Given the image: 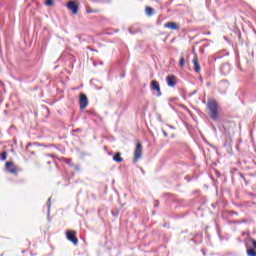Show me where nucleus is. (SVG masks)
Masks as SVG:
<instances>
[{"instance_id": "obj_1", "label": "nucleus", "mask_w": 256, "mask_h": 256, "mask_svg": "<svg viewBox=\"0 0 256 256\" xmlns=\"http://www.w3.org/2000/svg\"><path fill=\"white\" fill-rule=\"evenodd\" d=\"M206 109L208 111V115L212 121H217L219 119V104L217 103V100L210 99L207 102Z\"/></svg>"}, {"instance_id": "obj_2", "label": "nucleus", "mask_w": 256, "mask_h": 256, "mask_svg": "<svg viewBox=\"0 0 256 256\" xmlns=\"http://www.w3.org/2000/svg\"><path fill=\"white\" fill-rule=\"evenodd\" d=\"M66 237H67L68 241L73 243V245H79V239L77 238V231L67 230Z\"/></svg>"}, {"instance_id": "obj_3", "label": "nucleus", "mask_w": 256, "mask_h": 256, "mask_svg": "<svg viewBox=\"0 0 256 256\" xmlns=\"http://www.w3.org/2000/svg\"><path fill=\"white\" fill-rule=\"evenodd\" d=\"M5 169L10 173V175H17V173H19V168L11 161L6 162Z\"/></svg>"}, {"instance_id": "obj_4", "label": "nucleus", "mask_w": 256, "mask_h": 256, "mask_svg": "<svg viewBox=\"0 0 256 256\" xmlns=\"http://www.w3.org/2000/svg\"><path fill=\"white\" fill-rule=\"evenodd\" d=\"M141 155H143V145H141L140 142H137L134 150V163H137V161L141 159Z\"/></svg>"}, {"instance_id": "obj_5", "label": "nucleus", "mask_w": 256, "mask_h": 256, "mask_svg": "<svg viewBox=\"0 0 256 256\" xmlns=\"http://www.w3.org/2000/svg\"><path fill=\"white\" fill-rule=\"evenodd\" d=\"M67 9L73 13V15H77L79 13V4H77L75 1L70 0L67 4Z\"/></svg>"}, {"instance_id": "obj_6", "label": "nucleus", "mask_w": 256, "mask_h": 256, "mask_svg": "<svg viewBox=\"0 0 256 256\" xmlns=\"http://www.w3.org/2000/svg\"><path fill=\"white\" fill-rule=\"evenodd\" d=\"M79 105H80V109H86V107L89 105V99H87V95H85L84 93L80 94V98H79Z\"/></svg>"}, {"instance_id": "obj_7", "label": "nucleus", "mask_w": 256, "mask_h": 256, "mask_svg": "<svg viewBox=\"0 0 256 256\" xmlns=\"http://www.w3.org/2000/svg\"><path fill=\"white\" fill-rule=\"evenodd\" d=\"M166 83L168 87H175L177 85V77L173 74H170L166 77Z\"/></svg>"}, {"instance_id": "obj_8", "label": "nucleus", "mask_w": 256, "mask_h": 256, "mask_svg": "<svg viewBox=\"0 0 256 256\" xmlns=\"http://www.w3.org/2000/svg\"><path fill=\"white\" fill-rule=\"evenodd\" d=\"M151 90L157 92V96L161 97V86L157 80H153L150 84Z\"/></svg>"}, {"instance_id": "obj_9", "label": "nucleus", "mask_w": 256, "mask_h": 256, "mask_svg": "<svg viewBox=\"0 0 256 256\" xmlns=\"http://www.w3.org/2000/svg\"><path fill=\"white\" fill-rule=\"evenodd\" d=\"M220 71L222 75H229V73H231V64L229 63L222 64Z\"/></svg>"}, {"instance_id": "obj_10", "label": "nucleus", "mask_w": 256, "mask_h": 256, "mask_svg": "<svg viewBox=\"0 0 256 256\" xmlns=\"http://www.w3.org/2000/svg\"><path fill=\"white\" fill-rule=\"evenodd\" d=\"M165 29H171V31H177L179 30V24H177L176 22H167L164 25Z\"/></svg>"}, {"instance_id": "obj_11", "label": "nucleus", "mask_w": 256, "mask_h": 256, "mask_svg": "<svg viewBox=\"0 0 256 256\" xmlns=\"http://www.w3.org/2000/svg\"><path fill=\"white\" fill-rule=\"evenodd\" d=\"M192 63L194 65V71L196 73H199L201 71V65H199V58H197V56H194Z\"/></svg>"}, {"instance_id": "obj_12", "label": "nucleus", "mask_w": 256, "mask_h": 256, "mask_svg": "<svg viewBox=\"0 0 256 256\" xmlns=\"http://www.w3.org/2000/svg\"><path fill=\"white\" fill-rule=\"evenodd\" d=\"M64 163L69 165L70 167H74L77 171H79V165H74L73 160L71 158H63Z\"/></svg>"}, {"instance_id": "obj_13", "label": "nucleus", "mask_w": 256, "mask_h": 256, "mask_svg": "<svg viewBox=\"0 0 256 256\" xmlns=\"http://www.w3.org/2000/svg\"><path fill=\"white\" fill-rule=\"evenodd\" d=\"M145 13L148 17H153V15L155 14V9H153L151 6H146Z\"/></svg>"}, {"instance_id": "obj_14", "label": "nucleus", "mask_w": 256, "mask_h": 256, "mask_svg": "<svg viewBox=\"0 0 256 256\" xmlns=\"http://www.w3.org/2000/svg\"><path fill=\"white\" fill-rule=\"evenodd\" d=\"M113 161H115V163H123V157H121L120 152H117V153L113 156Z\"/></svg>"}, {"instance_id": "obj_15", "label": "nucleus", "mask_w": 256, "mask_h": 256, "mask_svg": "<svg viewBox=\"0 0 256 256\" xmlns=\"http://www.w3.org/2000/svg\"><path fill=\"white\" fill-rule=\"evenodd\" d=\"M247 255H248V256H256V251H255V249L249 248V249L247 250Z\"/></svg>"}, {"instance_id": "obj_16", "label": "nucleus", "mask_w": 256, "mask_h": 256, "mask_svg": "<svg viewBox=\"0 0 256 256\" xmlns=\"http://www.w3.org/2000/svg\"><path fill=\"white\" fill-rule=\"evenodd\" d=\"M179 67H181L182 69L185 67V57L180 58Z\"/></svg>"}, {"instance_id": "obj_17", "label": "nucleus", "mask_w": 256, "mask_h": 256, "mask_svg": "<svg viewBox=\"0 0 256 256\" xmlns=\"http://www.w3.org/2000/svg\"><path fill=\"white\" fill-rule=\"evenodd\" d=\"M45 5L47 7H53V5H55V3L53 2V0H45Z\"/></svg>"}, {"instance_id": "obj_18", "label": "nucleus", "mask_w": 256, "mask_h": 256, "mask_svg": "<svg viewBox=\"0 0 256 256\" xmlns=\"http://www.w3.org/2000/svg\"><path fill=\"white\" fill-rule=\"evenodd\" d=\"M0 157H1V159H2V161H6L7 160V152H2V153H0Z\"/></svg>"}, {"instance_id": "obj_19", "label": "nucleus", "mask_w": 256, "mask_h": 256, "mask_svg": "<svg viewBox=\"0 0 256 256\" xmlns=\"http://www.w3.org/2000/svg\"><path fill=\"white\" fill-rule=\"evenodd\" d=\"M86 13H99V10L87 9Z\"/></svg>"}, {"instance_id": "obj_20", "label": "nucleus", "mask_w": 256, "mask_h": 256, "mask_svg": "<svg viewBox=\"0 0 256 256\" xmlns=\"http://www.w3.org/2000/svg\"><path fill=\"white\" fill-rule=\"evenodd\" d=\"M31 145H32L31 143H28V144H27V146H26V151H27L28 153H31L32 155H34L33 152H30V151H29V147H31Z\"/></svg>"}, {"instance_id": "obj_21", "label": "nucleus", "mask_w": 256, "mask_h": 256, "mask_svg": "<svg viewBox=\"0 0 256 256\" xmlns=\"http://www.w3.org/2000/svg\"><path fill=\"white\" fill-rule=\"evenodd\" d=\"M252 245H253L254 249H256V241L255 240L252 241Z\"/></svg>"}]
</instances>
